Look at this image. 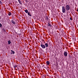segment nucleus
I'll list each match as a JSON object with an SVG mask.
<instances>
[{
	"label": "nucleus",
	"instance_id": "nucleus-1",
	"mask_svg": "<svg viewBox=\"0 0 78 78\" xmlns=\"http://www.w3.org/2000/svg\"><path fill=\"white\" fill-rule=\"evenodd\" d=\"M62 11L63 13H64L66 12V8L64 7V6L62 7Z\"/></svg>",
	"mask_w": 78,
	"mask_h": 78
},
{
	"label": "nucleus",
	"instance_id": "nucleus-2",
	"mask_svg": "<svg viewBox=\"0 0 78 78\" xmlns=\"http://www.w3.org/2000/svg\"><path fill=\"white\" fill-rule=\"evenodd\" d=\"M70 6H69V5H67L66 6V10H69V9H70Z\"/></svg>",
	"mask_w": 78,
	"mask_h": 78
},
{
	"label": "nucleus",
	"instance_id": "nucleus-3",
	"mask_svg": "<svg viewBox=\"0 0 78 78\" xmlns=\"http://www.w3.org/2000/svg\"><path fill=\"white\" fill-rule=\"evenodd\" d=\"M5 29L4 27H2V32H6V30H5Z\"/></svg>",
	"mask_w": 78,
	"mask_h": 78
},
{
	"label": "nucleus",
	"instance_id": "nucleus-4",
	"mask_svg": "<svg viewBox=\"0 0 78 78\" xmlns=\"http://www.w3.org/2000/svg\"><path fill=\"white\" fill-rule=\"evenodd\" d=\"M41 46L42 48H45V46L44 44H41Z\"/></svg>",
	"mask_w": 78,
	"mask_h": 78
},
{
	"label": "nucleus",
	"instance_id": "nucleus-5",
	"mask_svg": "<svg viewBox=\"0 0 78 78\" xmlns=\"http://www.w3.org/2000/svg\"><path fill=\"white\" fill-rule=\"evenodd\" d=\"M64 55L65 56L67 57V52L64 51Z\"/></svg>",
	"mask_w": 78,
	"mask_h": 78
},
{
	"label": "nucleus",
	"instance_id": "nucleus-6",
	"mask_svg": "<svg viewBox=\"0 0 78 78\" xmlns=\"http://www.w3.org/2000/svg\"><path fill=\"white\" fill-rule=\"evenodd\" d=\"M37 68H38V69H40V68L41 67V66L40 65V64H37Z\"/></svg>",
	"mask_w": 78,
	"mask_h": 78
},
{
	"label": "nucleus",
	"instance_id": "nucleus-7",
	"mask_svg": "<svg viewBox=\"0 0 78 78\" xmlns=\"http://www.w3.org/2000/svg\"><path fill=\"white\" fill-rule=\"evenodd\" d=\"M12 23H13V24H14V25H16V22L15 21H14L13 20H12L11 21Z\"/></svg>",
	"mask_w": 78,
	"mask_h": 78
},
{
	"label": "nucleus",
	"instance_id": "nucleus-8",
	"mask_svg": "<svg viewBox=\"0 0 78 78\" xmlns=\"http://www.w3.org/2000/svg\"><path fill=\"white\" fill-rule=\"evenodd\" d=\"M24 11L26 13H28V11L27 9H26V10H25Z\"/></svg>",
	"mask_w": 78,
	"mask_h": 78
},
{
	"label": "nucleus",
	"instance_id": "nucleus-9",
	"mask_svg": "<svg viewBox=\"0 0 78 78\" xmlns=\"http://www.w3.org/2000/svg\"><path fill=\"white\" fill-rule=\"evenodd\" d=\"M27 13L28 16H30V17L31 16V13H30V12H28Z\"/></svg>",
	"mask_w": 78,
	"mask_h": 78
},
{
	"label": "nucleus",
	"instance_id": "nucleus-10",
	"mask_svg": "<svg viewBox=\"0 0 78 78\" xmlns=\"http://www.w3.org/2000/svg\"><path fill=\"white\" fill-rule=\"evenodd\" d=\"M73 41H75L76 40V38H75V37H73Z\"/></svg>",
	"mask_w": 78,
	"mask_h": 78
},
{
	"label": "nucleus",
	"instance_id": "nucleus-11",
	"mask_svg": "<svg viewBox=\"0 0 78 78\" xmlns=\"http://www.w3.org/2000/svg\"><path fill=\"white\" fill-rule=\"evenodd\" d=\"M18 1L19 2V3H20V5H22V3H21V1L20 0H18Z\"/></svg>",
	"mask_w": 78,
	"mask_h": 78
},
{
	"label": "nucleus",
	"instance_id": "nucleus-12",
	"mask_svg": "<svg viewBox=\"0 0 78 78\" xmlns=\"http://www.w3.org/2000/svg\"><path fill=\"white\" fill-rule=\"evenodd\" d=\"M48 27H51V25L50 24V22H48Z\"/></svg>",
	"mask_w": 78,
	"mask_h": 78
},
{
	"label": "nucleus",
	"instance_id": "nucleus-13",
	"mask_svg": "<svg viewBox=\"0 0 78 78\" xmlns=\"http://www.w3.org/2000/svg\"><path fill=\"white\" fill-rule=\"evenodd\" d=\"M46 63L48 65H49V64H50V62L48 61H47Z\"/></svg>",
	"mask_w": 78,
	"mask_h": 78
},
{
	"label": "nucleus",
	"instance_id": "nucleus-14",
	"mask_svg": "<svg viewBox=\"0 0 78 78\" xmlns=\"http://www.w3.org/2000/svg\"><path fill=\"white\" fill-rule=\"evenodd\" d=\"M45 45L46 46V47H48V44L47 43H45Z\"/></svg>",
	"mask_w": 78,
	"mask_h": 78
},
{
	"label": "nucleus",
	"instance_id": "nucleus-15",
	"mask_svg": "<svg viewBox=\"0 0 78 78\" xmlns=\"http://www.w3.org/2000/svg\"><path fill=\"white\" fill-rule=\"evenodd\" d=\"M8 44H9H9H10L11 43V42L10 41H8Z\"/></svg>",
	"mask_w": 78,
	"mask_h": 78
},
{
	"label": "nucleus",
	"instance_id": "nucleus-16",
	"mask_svg": "<svg viewBox=\"0 0 78 78\" xmlns=\"http://www.w3.org/2000/svg\"><path fill=\"white\" fill-rule=\"evenodd\" d=\"M8 15L9 16H11V12H9L8 13Z\"/></svg>",
	"mask_w": 78,
	"mask_h": 78
},
{
	"label": "nucleus",
	"instance_id": "nucleus-17",
	"mask_svg": "<svg viewBox=\"0 0 78 78\" xmlns=\"http://www.w3.org/2000/svg\"><path fill=\"white\" fill-rule=\"evenodd\" d=\"M48 44L49 45H50H50H51V44L50 43V42H48Z\"/></svg>",
	"mask_w": 78,
	"mask_h": 78
},
{
	"label": "nucleus",
	"instance_id": "nucleus-18",
	"mask_svg": "<svg viewBox=\"0 0 78 78\" xmlns=\"http://www.w3.org/2000/svg\"><path fill=\"white\" fill-rule=\"evenodd\" d=\"M11 51H12L13 54H14V53H15V52H14V51H12V50H11Z\"/></svg>",
	"mask_w": 78,
	"mask_h": 78
},
{
	"label": "nucleus",
	"instance_id": "nucleus-19",
	"mask_svg": "<svg viewBox=\"0 0 78 78\" xmlns=\"http://www.w3.org/2000/svg\"><path fill=\"white\" fill-rule=\"evenodd\" d=\"M1 27H2V23H0V28H1Z\"/></svg>",
	"mask_w": 78,
	"mask_h": 78
},
{
	"label": "nucleus",
	"instance_id": "nucleus-20",
	"mask_svg": "<svg viewBox=\"0 0 78 78\" xmlns=\"http://www.w3.org/2000/svg\"><path fill=\"white\" fill-rule=\"evenodd\" d=\"M0 4H1V5H2V2L1 1H0Z\"/></svg>",
	"mask_w": 78,
	"mask_h": 78
},
{
	"label": "nucleus",
	"instance_id": "nucleus-21",
	"mask_svg": "<svg viewBox=\"0 0 78 78\" xmlns=\"http://www.w3.org/2000/svg\"><path fill=\"white\" fill-rule=\"evenodd\" d=\"M25 1L26 2H28V0H25Z\"/></svg>",
	"mask_w": 78,
	"mask_h": 78
},
{
	"label": "nucleus",
	"instance_id": "nucleus-22",
	"mask_svg": "<svg viewBox=\"0 0 78 78\" xmlns=\"http://www.w3.org/2000/svg\"><path fill=\"white\" fill-rule=\"evenodd\" d=\"M70 20H72V19L71 18H70Z\"/></svg>",
	"mask_w": 78,
	"mask_h": 78
},
{
	"label": "nucleus",
	"instance_id": "nucleus-23",
	"mask_svg": "<svg viewBox=\"0 0 78 78\" xmlns=\"http://www.w3.org/2000/svg\"><path fill=\"white\" fill-rule=\"evenodd\" d=\"M13 66L15 68V69H16V66Z\"/></svg>",
	"mask_w": 78,
	"mask_h": 78
},
{
	"label": "nucleus",
	"instance_id": "nucleus-24",
	"mask_svg": "<svg viewBox=\"0 0 78 78\" xmlns=\"http://www.w3.org/2000/svg\"><path fill=\"white\" fill-rule=\"evenodd\" d=\"M15 66L16 67H17V66H16H16Z\"/></svg>",
	"mask_w": 78,
	"mask_h": 78
},
{
	"label": "nucleus",
	"instance_id": "nucleus-25",
	"mask_svg": "<svg viewBox=\"0 0 78 78\" xmlns=\"http://www.w3.org/2000/svg\"><path fill=\"white\" fill-rule=\"evenodd\" d=\"M69 13H70V12L69 11Z\"/></svg>",
	"mask_w": 78,
	"mask_h": 78
},
{
	"label": "nucleus",
	"instance_id": "nucleus-26",
	"mask_svg": "<svg viewBox=\"0 0 78 78\" xmlns=\"http://www.w3.org/2000/svg\"><path fill=\"white\" fill-rule=\"evenodd\" d=\"M34 34H33V35H34Z\"/></svg>",
	"mask_w": 78,
	"mask_h": 78
},
{
	"label": "nucleus",
	"instance_id": "nucleus-27",
	"mask_svg": "<svg viewBox=\"0 0 78 78\" xmlns=\"http://www.w3.org/2000/svg\"><path fill=\"white\" fill-rule=\"evenodd\" d=\"M18 5H19V4H18Z\"/></svg>",
	"mask_w": 78,
	"mask_h": 78
},
{
	"label": "nucleus",
	"instance_id": "nucleus-28",
	"mask_svg": "<svg viewBox=\"0 0 78 78\" xmlns=\"http://www.w3.org/2000/svg\"><path fill=\"white\" fill-rule=\"evenodd\" d=\"M0 19H1V18H0Z\"/></svg>",
	"mask_w": 78,
	"mask_h": 78
}]
</instances>
